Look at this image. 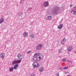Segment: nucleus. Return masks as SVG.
<instances>
[{
    "label": "nucleus",
    "mask_w": 76,
    "mask_h": 76,
    "mask_svg": "<svg viewBox=\"0 0 76 76\" xmlns=\"http://www.w3.org/2000/svg\"><path fill=\"white\" fill-rule=\"evenodd\" d=\"M68 66L65 67L64 68V69H68Z\"/></svg>",
    "instance_id": "nucleus-24"
},
{
    "label": "nucleus",
    "mask_w": 76,
    "mask_h": 76,
    "mask_svg": "<svg viewBox=\"0 0 76 76\" xmlns=\"http://www.w3.org/2000/svg\"><path fill=\"white\" fill-rule=\"evenodd\" d=\"M17 63H20L21 62V59L16 60Z\"/></svg>",
    "instance_id": "nucleus-19"
},
{
    "label": "nucleus",
    "mask_w": 76,
    "mask_h": 76,
    "mask_svg": "<svg viewBox=\"0 0 76 76\" xmlns=\"http://www.w3.org/2000/svg\"><path fill=\"white\" fill-rule=\"evenodd\" d=\"M65 60H66V58H64L62 59L63 61H65Z\"/></svg>",
    "instance_id": "nucleus-26"
},
{
    "label": "nucleus",
    "mask_w": 76,
    "mask_h": 76,
    "mask_svg": "<svg viewBox=\"0 0 76 76\" xmlns=\"http://www.w3.org/2000/svg\"><path fill=\"white\" fill-rule=\"evenodd\" d=\"M3 22H4V18H2L0 20V23H2Z\"/></svg>",
    "instance_id": "nucleus-15"
},
{
    "label": "nucleus",
    "mask_w": 76,
    "mask_h": 76,
    "mask_svg": "<svg viewBox=\"0 0 76 76\" xmlns=\"http://www.w3.org/2000/svg\"><path fill=\"white\" fill-rule=\"evenodd\" d=\"M44 70V68L42 67H41L39 69V71L40 72H42L43 70Z\"/></svg>",
    "instance_id": "nucleus-21"
},
{
    "label": "nucleus",
    "mask_w": 76,
    "mask_h": 76,
    "mask_svg": "<svg viewBox=\"0 0 76 76\" xmlns=\"http://www.w3.org/2000/svg\"><path fill=\"white\" fill-rule=\"evenodd\" d=\"M66 38H64L63 40H62L61 41V44H64L65 43V42H66Z\"/></svg>",
    "instance_id": "nucleus-8"
},
{
    "label": "nucleus",
    "mask_w": 76,
    "mask_h": 76,
    "mask_svg": "<svg viewBox=\"0 0 76 76\" xmlns=\"http://www.w3.org/2000/svg\"><path fill=\"white\" fill-rule=\"evenodd\" d=\"M19 66V65L18 64H17L15 65L14 66H13V68L14 69H17V67Z\"/></svg>",
    "instance_id": "nucleus-14"
},
{
    "label": "nucleus",
    "mask_w": 76,
    "mask_h": 76,
    "mask_svg": "<svg viewBox=\"0 0 76 76\" xmlns=\"http://www.w3.org/2000/svg\"><path fill=\"white\" fill-rule=\"evenodd\" d=\"M72 6H73L72 4L70 5V7H72Z\"/></svg>",
    "instance_id": "nucleus-29"
},
{
    "label": "nucleus",
    "mask_w": 76,
    "mask_h": 76,
    "mask_svg": "<svg viewBox=\"0 0 76 76\" xmlns=\"http://www.w3.org/2000/svg\"><path fill=\"white\" fill-rule=\"evenodd\" d=\"M34 68H35V67H38L39 66V65H38V63L37 62H34L33 64Z\"/></svg>",
    "instance_id": "nucleus-4"
},
{
    "label": "nucleus",
    "mask_w": 76,
    "mask_h": 76,
    "mask_svg": "<svg viewBox=\"0 0 76 76\" xmlns=\"http://www.w3.org/2000/svg\"><path fill=\"white\" fill-rule=\"evenodd\" d=\"M51 18H52L51 16H49L47 17L46 19L47 20H51Z\"/></svg>",
    "instance_id": "nucleus-13"
},
{
    "label": "nucleus",
    "mask_w": 76,
    "mask_h": 76,
    "mask_svg": "<svg viewBox=\"0 0 76 76\" xmlns=\"http://www.w3.org/2000/svg\"><path fill=\"white\" fill-rule=\"evenodd\" d=\"M34 37V34H30V38H31V39H32Z\"/></svg>",
    "instance_id": "nucleus-16"
},
{
    "label": "nucleus",
    "mask_w": 76,
    "mask_h": 76,
    "mask_svg": "<svg viewBox=\"0 0 76 76\" xmlns=\"http://www.w3.org/2000/svg\"><path fill=\"white\" fill-rule=\"evenodd\" d=\"M43 6L44 7H48L49 6V2L48 1H45L43 3Z\"/></svg>",
    "instance_id": "nucleus-5"
},
{
    "label": "nucleus",
    "mask_w": 76,
    "mask_h": 76,
    "mask_svg": "<svg viewBox=\"0 0 76 76\" xmlns=\"http://www.w3.org/2000/svg\"><path fill=\"white\" fill-rule=\"evenodd\" d=\"M32 9V8H30V9H29V10H31Z\"/></svg>",
    "instance_id": "nucleus-30"
},
{
    "label": "nucleus",
    "mask_w": 76,
    "mask_h": 76,
    "mask_svg": "<svg viewBox=\"0 0 76 76\" xmlns=\"http://www.w3.org/2000/svg\"><path fill=\"white\" fill-rule=\"evenodd\" d=\"M67 61L68 62V63H72V61Z\"/></svg>",
    "instance_id": "nucleus-27"
},
{
    "label": "nucleus",
    "mask_w": 76,
    "mask_h": 76,
    "mask_svg": "<svg viewBox=\"0 0 76 76\" xmlns=\"http://www.w3.org/2000/svg\"><path fill=\"white\" fill-rule=\"evenodd\" d=\"M62 51V49H61L59 50L58 53H61Z\"/></svg>",
    "instance_id": "nucleus-22"
},
{
    "label": "nucleus",
    "mask_w": 76,
    "mask_h": 76,
    "mask_svg": "<svg viewBox=\"0 0 76 76\" xmlns=\"http://www.w3.org/2000/svg\"><path fill=\"white\" fill-rule=\"evenodd\" d=\"M13 70H14L13 67H11L9 69V71L10 72H13Z\"/></svg>",
    "instance_id": "nucleus-17"
},
{
    "label": "nucleus",
    "mask_w": 76,
    "mask_h": 76,
    "mask_svg": "<svg viewBox=\"0 0 76 76\" xmlns=\"http://www.w3.org/2000/svg\"><path fill=\"white\" fill-rule=\"evenodd\" d=\"M30 76H35V75L34 74H33L30 75Z\"/></svg>",
    "instance_id": "nucleus-28"
},
{
    "label": "nucleus",
    "mask_w": 76,
    "mask_h": 76,
    "mask_svg": "<svg viewBox=\"0 0 76 76\" xmlns=\"http://www.w3.org/2000/svg\"><path fill=\"white\" fill-rule=\"evenodd\" d=\"M73 49V48L72 46L68 47L67 49L68 51H70Z\"/></svg>",
    "instance_id": "nucleus-12"
},
{
    "label": "nucleus",
    "mask_w": 76,
    "mask_h": 76,
    "mask_svg": "<svg viewBox=\"0 0 76 76\" xmlns=\"http://www.w3.org/2000/svg\"><path fill=\"white\" fill-rule=\"evenodd\" d=\"M31 51H28V52H27V54H29L30 53H31Z\"/></svg>",
    "instance_id": "nucleus-23"
},
{
    "label": "nucleus",
    "mask_w": 76,
    "mask_h": 76,
    "mask_svg": "<svg viewBox=\"0 0 76 76\" xmlns=\"http://www.w3.org/2000/svg\"><path fill=\"white\" fill-rule=\"evenodd\" d=\"M60 11V8L58 7H54L52 9V12L53 14H56Z\"/></svg>",
    "instance_id": "nucleus-2"
},
{
    "label": "nucleus",
    "mask_w": 76,
    "mask_h": 76,
    "mask_svg": "<svg viewBox=\"0 0 76 76\" xmlns=\"http://www.w3.org/2000/svg\"><path fill=\"white\" fill-rule=\"evenodd\" d=\"M17 58H18L20 59V60H21L22 58V55L20 54H18L17 56Z\"/></svg>",
    "instance_id": "nucleus-6"
},
{
    "label": "nucleus",
    "mask_w": 76,
    "mask_h": 76,
    "mask_svg": "<svg viewBox=\"0 0 76 76\" xmlns=\"http://www.w3.org/2000/svg\"><path fill=\"white\" fill-rule=\"evenodd\" d=\"M63 24H61L58 26V29H61V28H63Z\"/></svg>",
    "instance_id": "nucleus-11"
},
{
    "label": "nucleus",
    "mask_w": 76,
    "mask_h": 76,
    "mask_svg": "<svg viewBox=\"0 0 76 76\" xmlns=\"http://www.w3.org/2000/svg\"><path fill=\"white\" fill-rule=\"evenodd\" d=\"M42 47V45L39 44L36 47V50H40Z\"/></svg>",
    "instance_id": "nucleus-3"
},
{
    "label": "nucleus",
    "mask_w": 76,
    "mask_h": 76,
    "mask_svg": "<svg viewBox=\"0 0 76 76\" xmlns=\"http://www.w3.org/2000/svg\"><path fill=\"white\" fill-rule=\"evenodd\" d=\"M17 63V62H16V60H14L12 62V64H16Z\"/></svg>",
    "instance_id": "nucleus-20"
},
{
    "label": "nucleus",
    "mask_w": 76,
    "mask_h": 76,
    "mask_svg": "<svg viewBox=\"0 0 76 76\" xmlns=\"http://www.w3.org/2000/svg\"><path fill=\"white\" fill-rule=\"evenodd\" d=\"M23 36L24 37H26L28 36V33L27 32H25L24 33Z\"/></svg>",
    "instance_id": "nucleus-9"
},
{
    "label": "nucleus",
    "mask_w": 76,
    "mask_h": 76,
    "mask_svg": "<svg viewBox=\"0 0 76 76\" xmlns=\"http://www.w3.org/2000/svg\"><path fill=\"white\" fill-rule=\"evenodd\" d=\"M4 56H5V54L4 53H1L0 55V56L1 58H4Z\"/></svg>",
    "instance_id": "nucleus-7"
},
{
    "label": "nucleus",
    "mask_w": 76,
    "mask_h": 76,
    "mask_svg": "<svg viewBox=\"0 0 76 76\" xmlns=\"http://www.w3.org/2000/svg\"><path fill=\"white\" fill-rule=\"evenodd\" d=\"M19 15L20 16H21V17H22V16H23V13L22 12H20L19 13Z\"/></svg>",
    "instance_id": "nucleus-18"
},
{
    "label": "nucleus",
    "mask_w": 76,
    "mask_h": 76,
    "mask_svg": "<svg viewBox=\"0 0 76 76\" xmlns=\"http://www.w3.org/2000/svg\"><path fill=\"white\" fill-rule=\"evenodd\" d=\"M59 72H58L57 74L56 75V76H59Z\"/></svg>",
    "instance_id": "nucleus-25"
},
{
    "label": "nucleus",
    "mask_w": 76,
    "mask_h": 76,
    "mask_svg": "<svg viewBox=\"0 0 76 76\" xmlns=\"http://www.w3.org/2000/svg\"><path fill=\"white\" fill-rule=\"evenodd\" d=\"M71 13H73V15H76V9H75L71 11Z\"/></svg>",
    "instance_id": "nucleus-10"
},
{
    "label": "nucleus",
    "mask_w": 76,
    "mask_h": 76,
    "mask_svg": "<svg viewBox=\"0 0 76 76\" xmlns=\"http://www.w3.org/2000/svg\"><path fill=\"white\" fill-rule=\"evenodd\" d=\"M42 59V56L41 55H40V53H36L34 55L33 60L34 61H41V59Z\"/></svg>",
    "instance_id": "nucleus-1"
}]
</instances>
